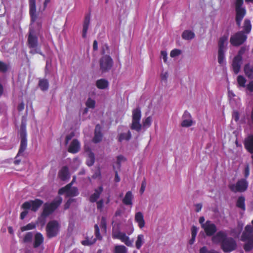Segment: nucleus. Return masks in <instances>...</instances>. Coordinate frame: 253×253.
<instances>
[{"label":"nucleus","mask_w":253,"mask_h":253,"mask_svg":"<svg viewBox=\"0 0 253 253\" xmlns=\"http://www.w3.org/2000/svg\"><path fill=\"white\" fill-rule=\"evenodd\" d=\"M244 145L246 150L253 154V134L249 135L244 141Z\"/></svg>","instance_id":"17"},{"label":"nucleus","mask_w":253,"mask_h":253,"mask_svg":"<svg viewBox=\"0 0 253 253\" xmlns=\"http://www.w3.org/2000/svg\"><path fill=\"white\" fill-rule=\"evenodd\" d=\"M144 243V236L143 234L137 235L135 242V247L137 250H140Z\"/></svg>","instance_id":"32"},{"label":"nucleus","mask_w":253,"mask_h":253,"mask_svg":"<svg viewBox=\"0 0 253 253\" xmlns=\"http://www.w3.org/2000/svg\"><path fill=\"white\" fill-rule=\"evenodd\" d=\"M168 77V73L167 72L162 73L161 75V78L162 81L167 82Z\"/></svg>","instance_id":"63"},{"label":"nucleus","mask_w":253,"mask_h":253,"mask_svg":"<svg viewBox=\"0 0 253 253\" xmlns=\"http://www.w3.org/2000/svg\"><path fill=\"white\" fill-rule=\"evenodd\" d=\"M252 30V24L250 19H245L244 20L243 26V30L241 32H243L245 34L247 35L249 34Z\"/></svg>","instance_id":"27"},{"label":"nucleus","mask_w":253,"mask_h":253,"mask_svg":"<svg viewBox=\"0 0 253 253\" xmlns=\"http://www.w3.org/2000/svg\"><path fill=\"white\" fill-rule=\"evenodd\" d=\"M61 226L59 222L56 220L49 221L45 227L46 237L51 239L56 237L60 231Z\"/></svg>","instance_id":"5"},{"label":"nucleus","mask_w":253,"mask_h":253,"mask_svg":"<svg viewBox=\"0 0 253 253\" xmlns=\"http://www.w3.org/2000/svg\"><path fill=\"white\" fill-rule=\"evenodd\" d=\"M146 186V179L144 178L143 180L142 181V182L141 183V188L140 189V193L141 194H142L144 193V192L145 190Z\"/></svg>","instance_id":"55"},{"label":"nucleus","mask_w":253,"mask_h":253,"mask_svg":"<svg viewBox=\"0 0 253 253\" xmlns=\"http://www.w3.org/2000/svg\"><path fill=\"white\" fill-rule=\"evenodd\" d=\"M126 159L122 155H119L117 157V164L119 169L121 168L122 162H125Z\"/></svg>","instance_id":"46"},{"label":"nucleus","mask_w":253,"mask_h":253,"mask_svg":"<svg viewBox=\"0 0 253 253\" xmlns=\"http://www.w3.org/2000/svg\"><path fill=\"white\" fill-rule=\"evenodd\" d=\"M75 200H75V199H72V198L69 199V200H68V201L65 203V204H64V210H67V209H68L70 208V206H71V204H72L73 202H75Z\"/></svg>","instance_id":"53"},{"label":"nucleus","mask_w":253,"mask_h":253,"mask_svg":"<svg viewBox=\"0 0 253 253\" xmlns=\"http://www.w3.org/2000/svg\"><path fill=\"white\" fill-rule=\"evenodd\" d=\"M134 220L138 224V226L140 229H142L145 226V222L142 212L138 211L135 213Z\"/></svg>","instance_id":"21"},{"label":"nucleus","mask_w":253,"mask_h":253,"mask_svg":"<svg viewBox=\"0 0 253 253\" xmlns=\"http://www.w3.org/2000/svg\"><path fill=\"white\" fill-rule=\"evenodd\" d=\"M131 137V134L129 130L127 133H121L118 136V141L120 142L123 140H129Z\"/></svg>","instance_id":"35"},{"label":"nucleus","mask_w":253,"mask_h":253,"mask_svg":"<svg viewBox=\"0 0 253 253\" xmlns=\"http://www.w3.org/2000/svg\"><path fill=\"white\" fill-rule=\"evenodd\" d=\"M94 154L92 152L90 151L88 155V159L86 161V165L89 167L92 166L94 164Z\"/></svg>","instance_id":"39"},{"label":"nucleus","mask_w":253,"mask_h":253,"mask_svg":"<svg viewBox=\"0 0 253 253\" xmlns=\"http://www.w3.org/2000/svg\"><path fill=\"white\" fill-rule=\"evenodd\" d=\"M213 243H221V247L224 252H231L235 250L237 244L235 240L231 237H227L225 232L220 231L212 237Z\"/></svg>","instance_id":"1"},{"label":"nucleus","mask_w":253,"mask_h":253,"mask_svg":"<svg viewBox=\"0 0 253 253\" xmlns=\"http://www.w3.org/2000/svg\"><path fill=\"white\" fill-rule=\"evenodd\" d=\"M247 39V35L243 32H237L231 36L230 39V42L234 46H239L243 44Z\"/></svg>","instance_id":"11"},{"label":"nucleus","mask_w":253,"mask_h":253,"mask_svg":"<svg viewBox=\"0 0 253 253\" xmlns=\"http://www.w3.org/2000/svg\"><path fill=\"white\" fill-rule=\"evenodd\" d=\"M193 124V121L191 119H185L183 120L181 124L183 127H189Z\"/></svg>","instance_id":"48"},{"label":"nucleus","mask_w":253,"mask_h":253,"mask_svg":"<svg viewBox=\"0 0 253 253\" xmlns=\"http://www.w3.org/2000/svg\"><path fill=\"white\" fill-rule=\"evenodd\" d=\"M247 82V80L246 78L242 76V75H239L237 77V83L239 85V86L241 87H245V84Z\"/></svg>","instance_id":"42"},{"label":"nucleus","mask_w":253,"mask_h":253,"mask_svg":"<svg viewBox=\"0 0 253 253\" xmlns=\"http://www.w3.org/2000/svg\"><path fill=\"white\" fill-rule=\"evenodd\" d=\"M85 105L87 108L93 109L95 107V102L94 100L88 98L85 103Z\"/></svg>","instance_id":"47"},{"label":"nucleus","mask_w":253,"mask_h":253,"mask_svg":"<svg viewBox=\"0 0 253 253\" xmlns=\"http://www.w3.org/2000/svg\"><path fill=\"white\" fill-rule=\"evenodd\" d=\"M152 124V117L149 116L143 120L142 125L144 127H149L151 126Z\"/></svg>","instance_id":"44"},{"label":"nucleus","mask_w":253,"mask_h":253,"mask_svg":"<svg viewBox=\"0 0 253 253\" xmlns=\"http://www.w3.org/2000/svg\"><path fill=\"white\" fill-rule=\"evenodd\" d=\"M27 45L31 49L30 53L35 54L36 53L42 55L41 48L39 46L38 38L36 35L35 31L32 29H30L28 32L27 39Z\"/></svg>","instance_id":"2"},{"label":"nucleus","mask_w":253,"mask_h":253,"mask_svg":"<svg viewBox=\"0 0 253 253\" xmlns=\"http://www.w3.org/2000/svg\"><path fill=\"white\" fill-rule=\"evenodd\" d=\"M62 198L61 197H57L51 203H46L44 204L42 216L47 217L51 214L61 204Z\"/></svg>","instance_id":"4"},{"label":"nucleus","mask_w":253,"mask_h":253,"mask_svg":"<svg viewBox=\"0 0 253 253\" xmlns=\"http://www.w3.org/2000/svg\"><path fill=\"white\" fill-rule=\"evenodd\" d=\"M232 118L236 122H237L239 120V114L237 111H234L232 114Z\"/></svg>","instance_id":"60"},{"label":"nucleus","mask_w":253,"mask_h":253,"mask_svg":"<svg viewBox=\"0 0 253 253\" xmlns=\"http://www.w3.org/2000/svg\"><path fill=\"white\" fill-rule=\"evenodd\" d=\"M161 57L164 60V62L166 63L167 62V52L165 50L161 51Z\"/></svg>","instance_id":"59"},{"label":"nucleus","mask_w":253,"mask_h":253,"mask_svg":"<svg viewBox=\"0 0 253 253\" xmlns=\"http://www.w3.org/2000/svg\"><path fill=\"white\" fill-rule=\"evenodd\" d=\"M36 227V224L33 222L28 223L25 226H23L20 228V230L22 232H24L26 230H32Z\"/></svg>","instance_id":"41"},{"label":"nucleus","mask_w":253,"mask_h":253,"mask_svg":"<svg viewBox=\"0 0 253 253\" xmlns=\"http://www.w3.org/2000/svg\"><path fill=\"white\" fill-rule=\"evenodd\" d=\"M38 85L42 91H46L49 88V82L46 79H40Z\"/></svg>","instance_id":"31"},{"label":"nucleus","mask_w":253,"mask_h":253,"mask_svg":"<svg viewBox=\"0 0 253 253\" xmlns=\"http://www.w3.org/2000/svg\"><path fill=\"white\" fill-rule=\"evenodd\" d=\"M109 83L107 80L101 79L96 82V86L98 89H104L108 87Z\"/></svg>","instance_id":"30"},{"label":"nucleus","mask_w":253,"mask_h":253,"mask_svg":"<svg viewBox=\"0 0 253 253\" xmlns=\"http://www.w3.org/2000/svg\"><path fill=\"white\" fill-rule=\"evenodd\" d=\"M29 14L32 23H34L38 19V14L36 12V0H29Z\"/></svg>","instance_id":"16"},{"label":"nucleus","mask_w":253,"mask_h":253,"mask_svg":"<svg viewBox=\"0 0 253 253\" xmlns=\"http://www.w3.org/2000/svg\"><path fill=\"white\" fill-rule=\"evenodd\" d=\"M228 36L223 35L221 37L218 42V50H225V44L227 43Z\"/></svg>","instance_id":"29"},{"label":"nucleus","mask_w":253,"mask_h":253,"mask_svg":"<svg viewBox=\"0 0 253 253\" xmlns=\"http://www.w3.org/2000/svg\"><path fill=\"white\" fill-rule=\"evenodd\" d=\"M8 65L3 62L0 61V72L5 73L8 70Z\"/></svg>","instance_id":"49"},{"label":"nucleus","mask_w":253,"mask_h":253,"mask_svg":"<svg viewBox=\"0 0 253 253\" xmlns=\"http://www.w3.org/2000/svg\"><path fill=\"white\" fill-rule=\"evenodd\" d=\"M43 201L40 199L25 202L21 206L24 210H29L34 212L37 211L43 204Z\"/></svg>","instance_id":"12"},{"label":"nucleus","mask_w":253,"mask_h":253,"mask_svg":"<svg viewBox=\"0 0 253 253\" xmlns=\"http://www.w3.org/2000/svg\"><path fill=\"white\" fill-rule=\"evenodd\" d=\"M181 37L183 39L190 40L195 37V34L191 31L185 30L183 32Z\"/></svg>","instance_id":"33"},{"label":"nucleus","mask_w":253,"mask_h":253,"mask_svg":"<svg viewBox=\"0 0 253 253\" xmlns=\"http://www.w3.org/2000/svg\"><path fill=\"white\" fill-rule=\"evenodd\" d=\"M132 199H133V195L132 194V192L130 191H127L122 201L123 203L127 206L132 205Z\"/></svg>","instance_id":"28"},{"label":"nucleus","mask_w":253,"mask_h":253,"mask_svg":"<svg viewBox=\"0 0 253 253\" xmlns=\"http://www.w3.org/2000/svg\"><path fill=\"white\" fill-rule=\"evenodd\" d=\"M26 132L25 129H22L20 132V145L18 152L16 156V158L20 156L26 149L27 146V140L26 138Z\"/></svg>","instance_id":"15"},{"label":"nucleus","mask_w":253,"mask_h":253,"mask_svg":"<svg viewBox=\"0 0 253 253\" xmlns=\"http://www.w3.org/2000/svg\"><path fill=\"white\" fill-rule=\"evenodd\" d=\"M141 118V111L140 108L137 107L132 111V123L130 128L137 132H139L142 129V125L140 124Z\"/></svg>","instance_id":"6"},{"label":"nucleus","mask_w":253,"mask_h":253,"mask_svg":"<svg viewBox=\"0 0 253 253\" xmlns=\"http://www.w3.org/2000/svg\"><path fill=\"white\" fill-rule=\"evenodd\" d=\"M94 233L96 238H93L92 232H88L86 234L85 240L82 241V244L84 246H89L95 243L97 240H102V237L100 233L99 227L97 224L94 225Z\"/></svg>","instance_id":"8"},{"label":"nucleus","mask_w":253,"mask_h":253,"mask_svg":"<svg viewBox=\"0 0 253 253\" xmlns=\"http://www.w3.org/2000/svg\"><path fill=\"white\" fill-rule=\"evenodd\" d=\"M248 187V182L246 179L242 178L239 180L235 184H230L229 185L230 190L234 192H243L245 191Z\"/></svg>","instance_id":"13"},{"label":"nucleus","mask_w":253,"mask_h":253,"mask_svg":"<svg viewBox=\"0 0 253 253\" xmlns=\"http://www.w3.org/2000/svg\"><path fill=\"white\" fill-rule=\"evenodd\" d=\"M246 76L250 79H253V65L249 63L246 64L244 67Z\"/></svg>","instance_id":"26"},{"label":"nucleus","mask_w":253,"mask_h":253,"mask_svg":"<svg viewBox=\"0 0 253 253\" xmlns=\"http://www.w3.org/2000/svg\"><path fill=\"white\" fill-rule=\"evenodd\" d=\"M250 174V168L249 165H247L244 170V176L246 178H248Z\"/></svg>","instance_id":"61"},{"label":"nucleus","mask_w":253,"mask_h":253,"mask_svg":"<svg viewBox=\"0 0 253 253\" xmlns=\"http://www.w3.org/2000/svg\"><path fill=\"white\" fill-rule=\"evenodd\" d=\"M242 59L235 56L234 57L232 63V67L235 74H238L239 73L242 64Z\"/></svg>","instance_id":"20"},{"label":"nucleus","mask_w":253,"mask_h":253,"mask_svg":"<svg viewBox=\"0 0 253 253\" xmlns=\"http://www.w3.org/2000/svg\"><path fill=\"white\" fill-rule=\"evenodd\" d=\"M241 240L247 241L244 246L246 251L249 252L253 249V228L251 225H248L245 227V231L241 236Z\"/></svg>","instance_id":"3"},{"label":"nucleus","mask_w":253,"mask_h":253,"mask_svg":"<svg viewBox=\"0 0 253 253\" xmlns=\"http://www.w3.org/2000/svg\"><path fill=\"white\" fill-rule=\"evenodd\" d=\"M78 189L76 187H70L68 190L67 197H75L79 195Z\"/></svg>","instance_id":"36"},{"label":"nucleus","mask_w":253,"mask_h":253,"mask_svg":"<svg viewBox=\"0 0 253 253\" xmlns=\"http://www.w3.org/2000/svg\"><path fill=\"white\" fill-rule=\"evenodd\" d=\"M112 237L114 239H119L125 243L127 247L133 246V240H131L126 233L122 232L119 230H113Z\"/></svg>","instance_id":"10"},{"label":"nucleus","mask_w":253,"mask_h":253,"mask_svg":"<svg viewBox=\"0 0 253 253\" xmlns=\"http://www.w3.org/2000/svg\"><path fill=\"white\" fill-rule=\"evenodd\" d=\"M198 232V228L195 226H193L191 228V236L196 237Z\"/></svg>","instance_id":"58"},{"label":"nucleus","mask_w":253,"mask_h":253,"mask_svg":"<svg viewBox=\"0 0 253 253\" xmlns=\"http://www.w3.org/2000/svg\"><path fill=\"white\" fill-rule=\"evenodd\" d=\"M73 185V182H70V183L66 185L65 186L61 188L58 190V194L59 195H63L64 193H66V195H67V191L70 188V187H71Z\"/></svg>","instance_id":"40"},{"label":"nucleus","mask_w":253,"mask_h":253,"mask_svg":"<svg viewBox=\"0 0 253 253\" xmlns=\"http://www.w3.org/2000/svg\"><path fill=\"white\" fill-rule=\"evenodd\" d=\"M200 253H218L217 251L211 250H208L207 248L205 246L202 247L199 251Z\"/></svg>","instance_id":"50"},{"label":"nucleus","mask_w":253,"mask_h":253,"mask_svg":"<svg viewBox=\"0 0 253 253\" xmlns=\"http://www.w3.org/2000/svg\"><path fill=\"white\" fill-rule=\"evenodd\" d=\"M237 207L245 211L246 209L245 206V198L244 196H240L238 197L236 204Z\"/></svg>","instance_id":"34"},{"label":"nucleus","mask_w":253,"mask_h":253,"mask_svg":"<svg viewBox=\"0 0 253 253\" xmlns=\"http://www.w3.org/2000/svg\"><path fill=\"white\" fill-rule=\"evenodd\" d=\"M247 88L250 92H253V81L249 82L247 85Z\"/></svg>","instance_id":"64"},{"label":"nucleus","mask_w":253,"mask_h":253,"mask_svg":"<svg viewBox=\"0 0 253 253\" xmlns=\"http://www.w3.org/2000/svg\"><path fill=\"white\" fill-rule=\"evenodd\" d=\"M109 51V46L107 44H105L102 47L101 54L103 55H105L104 54L106 53H108Z\"/></svg>","instance_id":"54"},{"label":"nucleus","mask_w":253,"mask_h":253,"mask_svg":"<svg viewBox=\"0 0 253 253\" xmlns=\"http://www.w3.org/2000/svg\"><path fill=\"white\" fill-rule=\"evenodd\" d=\"M244 0H236L235 6V21L237 25L240 27L241 22L246 14V10L245 7H242Z\"/></svg>","instance_id":"7"},{"label":"nucleus","mask_w":253,"mask_h":253,"mask_svg":"<svg viewBox=\"0 0 253 253\" xmlns=\"http://www.w3.org/2000/svg\"><path fill=\"white\" fill-rule=\"evenodd\" d=\"M114 253H127V249L124 245H116L114 247Z\"/></svg>","instance_id":"37"},{"label":"nucleus","mask_w":253,"mask_h":253,"mask_svg":"<svg viewBox=\"0 0 253 253\" xmlns=\"http://www.w3.org/2000/svg\"><path fill=\"white\" fill-rule=\"evenodd\" d=\"M80 149V143L77 139L73 140L71 143L68 149V151L72 154H76L78 153Z\"/></svg>","instance_id":"18"},{"label":"nucleus","mask_w":253,"mask_h":253,"mask_svg":"<svg viewBox=\"0 0 253 253\" xmlns=\"http://www.w3.org/2000/svg\"><path fill=\"white\" fill-rule=\"evenodd\" d=\"M100 226L101 229L103 230L104 232L106 231L107 224L106 218L104 217L101 218Z\"/></svg>","instance_id":"52"},{"label":"nucleus","mask_w":253,"mask_h":253,"mask_svg":"<svg viewBox=\"0 0 253 253\" xmlns=\"http://www.w3.org/2000/svg\"><path fill=\"white\" fill-rule=\"evenodd\" d=\"M74 136V134L73 132L71 133L70 134L66 135L65 141V144L66 145H68L70 140L72 139V138Z\"/></svg>","instance_id":"56"},{"label":"nucleus","mask_w":253,"mask_h":253,"mask_svg":"<svg viewBox=\"0 0 253 253\" xmlns=\"http://www.w3.org/2000/svg\"><path fill=\"white\" fill-rule=\"evenodd\" d=\"M102 137L103 135L101 133V127L99 124H97L95 126L93 142L95 143L100 142L102 140Z\"/></svg>","instance_id":"19"},{"label":"nucleus","mask_w":253,"mask_h":253,"mask_svg":"<svg viewBox=\"0 0 253 253\" xmlns=\"http://www.w3.org/2000/svg\"><path fill=\"white\" fill-rule=\"evenodd\" d=\"M33 238V234L31 232H27L23 237L22 243H28L32 242Z\"/></svg>","instance_id":"38"},{"label":"nucleus","mask_w":253,"mask_h":253,"mask_svg":"<svg viewBox=\"0 0 253 253\" xmlns=\"http://www.w3.org/2000/svg\"><path fill=\"white\" fill-rule=\"evenodd\" d=\"M58 177L62 181H65L69 177V169L67 166H64L59 171Z\"/></svg>","instance_id":"25"},{"label":"nucleus","mask_w":253,"mask_h":253,"mask_svg":"<svg viewBox=\"0 0 253 253\" xmlns=\"http://www.w3.org/2000/svg\"><path fill=\"white\" fill-rule=\"evenodd\" d=\"M225 59L224 50H218V62L222 64Z\"/></svg>","instance_id":"43"},{"label":"nucleus","mask_w":253,"mask_h":253,"mask_svg":"<svg viewBox=\"0 0 253 253\" xmlns=\"http://www.w3.org/2000/svg\"><path fill=\"white\" fill-rule=\"evenodd\" d=\"M90 14L88 13L86 14L83 23L82 37L84 38H85L86 37V33L90 23Z\"/></svg>","instance_id":"23"},{"label":"nucleus","mask_w":253,"mask_h":253,"mask_svg":"<svg viewBox=\"0 0 253 253\" xmlns=\"http://www.w3.org/2000/svg\"><path fill=\"white\" fill-rule=\"evenodd\" d=\"M46 217H44L42 216V213L40 217L38 218V222L40 223L41 225H43L45 223V218Z\"/></svg>","instance_id":"57"},{"label":"nucleus","mask_w":253,"mask_h":253,"mask_svg":"<svg viewBox=\"0 0 253 253\" xmlns=\"http://www.w3.org/2000/svg\"><path fill=\"white\" fill-rule=\"evenodd\" d=\"M113 63V60L110 55H103L99 60L100 71L102 73L109 71L112 68Z\"/></svg>","instance_id":"9"},{"label":"nucleus","mask_w":253,"mask_h":253,"mask_svg":"<svg viewBox=\"0 0 253 253\" xmlns=\"http://www.w3.org/2000/svg\"><path fill=\"white\" fill-rule=\"evenodd\" d=\"M44 238L42 233L40 232L37 233L35 235L34 241L33 243V247L37 248L40 247L43 243Z\"/></svg>","instance_id":"24"},{"label":"nucleus","mask_w":253,"mask_h":253,"mask_svg":"<svg viewBox=\"0 0 253 253\" xmlns=\"http://www.w3.org/2000/svg\"><path fill=\"white\" fill-rule=\"evenodd\" d=\"M202 228L208 236L213 235L217 231L216 225L210 220L206 221L205 224L202 225Z\"/></svg>","instance_id":"14"},{"label":"nucleus","mask_w":253,"mask_h":253,"mask_svg":"<svg viewBox=\"0 0 253 253\" xmlns=\"http://www.w3.org/2000/svg\"><path fill=\"white\" fill-rule=\"evenodd\" d=\"M104 201L102 199L100 200L96 203L97 209L98 210H101L103 208Z\"/></svg>","instance_id":"62"},{"label":"nucleus","mask_w":253,"mask_h":253,"mask_svg":"<svg viewBox=\"0 0 253 253\" xmlns=\"http://www.w3.org/2000/svg\"><path fill=\"white\" fill-rule=\"evenodd\" d=\"M94 191V193L91 194L89 198V200L91 203H94L97 201L103 191V188L102 186H100L97 188L95 189Z\"/></svg>","instance_id":"22"},{"label":"nucleus","mask_w":253,"mask_h":253,"mask_svg":"<svg viewBox=\"0 0 253 253\" xmlns=\"http://www.w3.org/2000/svg\"><path fill=\"white\" fill-rule=\"evenodd\" d=\"M181 53V51L178 49H174L172 50L170 53V56L171 57H175L179 55Z\"/></svg>","instance_id":"51"},{"label":"nucleus","mask_w":253,"mask_h":253,"mask_svg":"<svg viewBox=\"0 0 253 253\" xmlns=\"http://www.w3.org/2000/svg\"><path fill=\"white\" fill-rule=\"evenodd\" d=\"M247 49H248L246 46H242L240 50L238 51L237 55L235 56V57L243 60L242 56Z\"/></svg>","instance_id":"45"}]
</instances>
